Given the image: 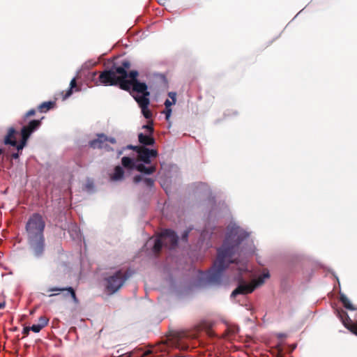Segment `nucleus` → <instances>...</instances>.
Returning <instances> with one entry per match:
<instances>
[{
  "mask_svg": "<svg viewBox=\"0 0 357 357\" xmlns=\"http://www.w3.org/2000/svg\"><path fill=\"white\" fill-rule=\"evenodd\" d=\"M248 237V233L236 225H229L222 245L218 250V256L212 268L202 274V278L207 283L219 284L223 271L229 264L236 262L232 257L238 250L239 245Z\"/></svg>",
  "mask_w": 357,
  "mask_h": 357,
  "instance_id": "f257e3e1",
  "label": "nucleus"
},
{
  "mask_svg": "<svg viewBox=\"0 0 357 357\" xmlns=\"http://www.w3.org/2000/svg\"><path fill=\"white\" fill-rule=\"evenodd\" d=\"M45 221L38 213L30 215L25 225L29 248L31 255L37 259L41 258L45 251Z\"/></svg>",
  "mask_w": 357,
  "mask_h": 357,
  "instance_id": "f03ea898",
  "label": "nucleus"
},
{
  "mask_svg": "<svg viewBox=\"0 0 357 357\" xmlns=\"http://www.w3.org/2000/svg\"><path fill=\"white\" fill-rule=\"evenodd\" d=\"M130 62L127 59H123L120 63H114L109 69L105 70L100 73L95 84L96 86L99 84L104 86L119 85L121 89L122 78H125L126 76L125 68H130Z\"/></svg>",
  "mask_w": 357,
  "mask_h": 357,
  "instance_id": "7ed1b4c3",
  "label": "nucleus"
},
{
  "mask_svg": "<svg viewBox=\"0 0 357 357\" xmlns=\"http://www.w3.org/2000/svg\"><path fill=\"white\" fill-rule=\"evenodd\" d=\"M178 244V236L171 229H165L159 237L155 239L153 245V252L158 254L163 246L169 250L174 249Z\"/></svg>",
  "mask_w": 357,
  "mask_h": 357,
  "instance_id": "20e7f679",
  "label": "nucleus"
},
{
  "mask_svg": "<svg viewBox=\"0 0 357 357\" xmlns=\"http://www.w3.org/2000/svg\"><path fill=\"white\" fill-rule=\"evenodd\" d=\"M130 274L126 271L122 270L116 271L112 275L106 278V289L110 294H114L119 291L125 282L129 278Z\"/></svg>",
  "mask_w": 357,
  "mask_h": 357,
  "instance_id": "39448f33",
  "label": "nucleus"
},
{
  "mask_svg": "<svg viewBox=\"0 0 357 357\" xmlns=\"http://www.w3.org/2000/svg\"><path fill=\"white\" fill-rule=\"evenodd\" d=\"M41 120H32L29 123L24 126L21 129L22 140L17 146V151L22 150L26 146V142L31 135L36 131L41 126Z\"/></svg>",
  "mask_w": 357,
  "mask_h": 357,
  "instance_id": "423d86ee",
  "label": "nucleus"
},
{
  "mask_svg": "<svg viewBox=\"0 0 357 357\" xmlns=\"http://www.w3.org/2000/svg\"><path fill=\"white\" fill-rule=\"evenodd\" d=\"M263 284V278L253 280L250 283L247 284L240 282L238 286L232 291L231 297H236L238 294H248L252 293L257 287Z\"/></svg>",
  "mask_w": 357,
  "mask_h": 357,
  "instance_id": "0eeeda50",
  "label": "nucleus"
},
{
  "mask_svg": "<svg viewBox=\"0 0 357 357\" xmlns=\"http://www.w3.org/2000/svg\"><path fill=\"white\" fill-rule=\"evenodd\" d=\"M130 93L135 97H144L149 99L150 92L148 91V86L144 82H140L139 80L130 84Z\"/></svg>",
  "mask_w": 357,
  "mask_h": 357,
  "instance_id": "6e6552de",
  "label": "nucleus"
},
{
  "mask_svg": "<svg viewBox=\"0 0 357 357\" xmlns=\"http://www.w3.org/2000/svg\"><path fill=\"white\" fill-rule=\"evenodd\" d=\"M337 316L340 319L342 324L350 332L357 335V321L354 322L348 314L343 310H337Z\"/></svg>",
  "mask_w": 357,
  "mask_h": 357,
  "instance_id": "1a4fd4ad",
  "label": "nucleus"
},
{
  "mask_svg": "<svg viewBox=\"0 0 357 357\" xmlns=\"http://www.w3.org/2000/svg\"><path fill=\"white\" fill-rule=\"evenodd\" d=\"M130 68H125L126 76L125 78H122L121 82V89L126 91H130V84L135 82L138 81L137 77L139 73L137 70H131L128 73Z\"/></svg>",
  "mask_w": 357,
  "mask_h": 357,
  "instance_id": "9d476101",
  "label": "nucleus"
},
{
  "mask_svg": "<svg viewBox=\"0 0 357 357\" xmlns=\"http://www.w3.org/2000/svg\"><path fill=\"white\" fill-rule=\"evenodd\" d=\"M139 151L137 153V160L144 162L146 164H150L151 160V158H155L158 155V152L154 149H149L142 146V148L139 149Z\"/></svg>",
  "mask_w": 357,
  "mask_h": 357,
  "instance_id": "9b49d317",
  "label": "nucleus"
},
{
  "mask_svg": "<svg viewBox=\"0 0 357 357\" xmlns=\"http://www.w3.org/2000/svg\"><path fill=\"white\" fill-rule=\"evenodd\" d=\"M135 100L140 107L143 116L146 119H150L152 117V112L149 109L150 100L144 97H135Z\"/></svg>",
  "mask_w": 357,
  "mask_h": 357,
  "instance_id": "f8f14e48",
  "label": "nucleus"
},
{
  "mask_svg": "<svg viewBox=\"0 0 357 357\" xmlns=\"http://www.w3.org/2000/svg\"><path fill=\"white\" fill-rule=\"evenodd\" d=\"M108 137L104 134H98L97 139L90 141L89 145L93 149H102L107 146Z\"/></svg>",
  "mask_w": 357,
  "mask_h": 357,
  "instance_id": "ddd939ff",
  "label": "nucleus"
},
{
  "mask_svg": "<svg viewBox=\"0 0 357 357\" xmlns=\"http://www.w3.org/2000/svg\"><path fill=\"white\" fill-rule=\"evenodd\" d=\"M17 135V130L14 128H10L8 133L4 138V144L15 146L17 148L19 144L17 142L16 135Z\"/></svg>",
  "mask_w": 357,
  "mask_h": 357,
  "instance_id": "4468645a",
  "label": "nucleus"
},
{
  "mask_svg": "<svg viewBox=\"0 0 357 357\" xmlns=\"http://www.w3.org/2000/svg\"><path fill=\"white\" fill-rule=\"evenodd\" d=\"M151 353L150 350L144 351L142 349H136L128 354L121 356V357H145Z\"/></svg>",
  "mask_w": 357,
  "mask_h": 357,
  "instance_id": "2eb2a0df",
  "label": "nucleus"
},
{
  "mask_svg": "<svg viewBox=\"0 0 357 357\" xmlns=\"http://www.w3.org/2000/svg\"><path fill=\"white\" fill-rule=\"evenodd\" d=\"M138 140L140 144L144 146H152L155 143L154 138L150 134L146 135L143 133H139L138 135Z\"/></svg>",
  "mask_w": 357,
  "mask_h": 357,
  "instance_id": "dca6fc26",
  "label": "nucleus"
},
{
  "mask_svg": "<svg viewBox=\"0 0 357 357\" xmlns=\"http://www.w3.org/2000/svg\"><path fill=\"white\" fill-rule=\"evenodd\" d=\"M136 170L145 174H152L156 171L155 165H151L150 167H146L144 165L140 163L136 165Z\"/></svg>",
  "mask_w": 357,
  "mask_h": 357,
  "instance_id": "f3484780",
  "label": "nucleus"
},
{
  "mask_svg": "<svg viewBox=\"0 0 357 357\" xmlns=\"http://www.w3.org/2000/svg\"><path fill=\"white\" fill-rule=\"evenodd\" d=\"M124 170L121 166L114 168V172L110 176V179L114 181H121L123 178Z\"/></svg>",
  "mask_w": 357,
  "mask_h": 357,
  "instance_id": "a211bd4d",
  "label": "nucleus"
},
{
  "mask_svg": "<svg viewBox=\"0 0 357 357\" xmlns=\"http://www.w3.org/2000/svg\"><path fill=\"white\" fill-rule=\"evenodd\" d=\"M48 291H68L70 294V296H71L73 301L75 303H77L78 302V299H77V298L76 296L75 291L73 289V288L71 287H65V288L53 287V288L50 289Z\"/></svg>",
  "mask_w": 357,
  "mask_h": 357,
  "instance_id": "6ab92c4d",
  "label": "nucleus"
},
{
  "mask_svg": "<svg viewBox=\"0 0 357 357\" xmlns=\"http://www.w3.org/2000/svg\"><path fill=\"white\" fill-rule=\"evenodd\" d=\"M121 164L126 169H136L137 165L135 164L134 160L129 157H126V156L123 157L121 158Z\"/></svg>",
  "mask_w": 357,
  "mask_h": 357,
  "instance_id": "aec40b11",
  "label": "nucleus"
},
{
  "mask_svg": "<svg viewBox=\"0 0 357 357\" xmlns=\"http://www.w3.org/2000/svg\"><path fill=\"white\" fill-rule=\"evenodd\" d=\"M55 105V102L54 101H47L43 102L38 107V110L41 113H45L52 109Z\"/></svg>",
  "mask_w": 357,
  "mask_h": 357,
  "instance_id": "412c9836",
  "label": "nucleus"
},
{
  "mask_svg": "<svg viewBox=\"0 0 357 357\" xmlns=\"http://www.w3.org/2000/svg\"><path fill=\"white\" fill-rule=\"evenodd\" d=\"M75 89V91H80V89L77 85L76 78H73L70 83V88L66 91V94L63 96V98H67L70 96L73 93V90Z\"/></svg>",
  "mask_w": 357,
  "mask_h": 357,
  "instance_id": "4be33fe9",
  "label": "nucleus"
},
{
  "mask_svg": "<svg viewBox=\"0 0 357 357\" xmlns=\"http://www.w3.org/2000/svg\"><path fill=\"white\" fill-rule=\"evenodd\" d=\"M340 300L342 303L344 307L349 310H357V308L354 307V305L351 304L349 299L343 294H341L340 295Z\"/></svg>",
  "mask_w": 357,
  "mask_h": 357,
  "instance_id": "5701e85b",
  "label": "nucleus"
},
{
  "mask_svg": "<svg viewBox=\"0 0 357 357\" xmlns=\"http://www.w3.org/2000/svg\"><path fill=\"white\" fill-rule=\"evenodd\" d=\"M49 323V319L45 316H41L38 319V325L41 327L43 329L44 327H45Z\"/></svg>",
  "mask_w": 357,
  "mask_h": 357,
  "instance_id": "b1692460",
  "label": "nucleus"
},
{
  "mask_svg": "<svg viewBox=\"0 0 357 357\" xmlns=\"http://www.w3.org/2000/svg\"><path fill=\"white\" fill-rule=\"evenodd\" d=\"M144 184L149 188H152L154 185L155 180L151 178H145L143 180Z\"/></svg>",
  "mask_w": 357,
  "mask_h": 357,
  "instance_id": "393cba45",
  "label": "nucleus"
},
{
  "mask_svg": "<svg viewBox=\"0 0 357 357\" xmlns=\"http://www.w3.org/2000/svg\"><path fill=\"white\" fill-rule=\"evenodd\" d=\"M143 128L147 130L149 133L150 135H152L153 131H154V129H153V122L150 121V122H149V123L147 125L143 126Z\"/></svg>",
  "mask_w": 357,
  "mask_h": 357,
  "instance_id": "a878e982",
  "label": "nucleus"
},
{
  "mask_svg": "<svg viewBox=\"0 0 357 357\" xmlns=\"http://www.w3.org/2000/svg\"><path fill=\"white\" fill-rule=\"evenodd\" d=\"M196 188L202 189L204 191L209 190V187H208V184H206V183H202V182L198 183L196 184Z\"/></svg>",
  "mask_w": 357,
  "mask_h": 357,
  "instance_id": "bb28decb",
  "label": "nucleus"
},
{
  "mask_svg": "<svg viewBox=\"0 0 357 357\" xmlns=\"http://www.w3.org/2000/svg\"><path fill=\"white\" fill-rule=\"evenodd\" d=\"M36 110L35 109H31L29 110L24 116V121L26 120V118L34 116L36 114Z\"/></svg>",
  "mask_w": 357,
  "mask_h": 357,
  "instance_id": "cd10ccee",
  "label": "nucleus"
},
{
  "mask_svg": "<svg viewBox=\"0 0 357 357\" xmlns=\"http://www.w3.org/2000/svg\"><path fill=\"white\" fill-rule=\"evenodd\" d=\"M30 331H32L34 333H39L42 328L38 324H33L31 327H29Z\"/></svg>",
  "mask_w": 357,
  "mask_h": 357,
  "instance_id": "c85d7f7f",
  "label": "nucleus"
},
{
  "mask_svg": "<svg viewBox=\"0 0 357 357\" xmlns=\"http://www.w3.org/2000/svg\"><path fill=\"white\" fill-rule=\"evenodd\" d=\"M143 180H144V178H143L142 176H141V175H136L133 178V182L136 184Z\"/></svg>",
  "mask_w": 357,
  "mask_h": 357,
  "instance_id": "c756f323",
  "label": "nucleus"
},
{
  "mask_svg": "<svg viewBox=\"0 0 357 357\" xmlns=\"http://www.w3.org/2000/svg\"><path fill=\"white\" fill-rule=\"evenodd\" d=\"M142 146H132V145H128L127 146V149H130V150H133L135 151H136L137 153H138V151H139V148H142Z\"/></svg>",
  "mask_w": 357,
  "mask_h": 357,
  "instance_id": "7c9ffc66",
  "label": "nucleus"
},
{
  "mask_svg": "<svg viewBox=\"0 0 357 357\" xmlns=\"http://www.w3.org/2000/svg\"><path fill=\"white\" fill-rule=\"evenodd\" d=\"M30 328L29 326H26L23 328L22 333L24 337L27 336L29 334Z\"/></svg>",
  "mask_w": 357,
  "mask_h": 357,
  "instance_id": "2f4dec72",
  "label": "nucleus"
},
{
  "mask_svg": "<svg viewBox=\"0 0 357 357\" xmlns=\"http://www.w3.org/2000/svg\"><path fill=\"white\" fill-rule=\"evenodd\" d=\"M189 232L190 231L188 230H186L183 232V234H182V240H183L185 241H186L188 240Z\"/></svg>",
  "mask_w": 357,
  "mask_h": 357,
  "instance_id": "473e14b6",
  "label": "nucleus"
},
{
  "mask_svg": "<svg viewBox=\"0 0 357 357\" xmlns=\"http://www.w3.org/2000/svg\"><path fill=\"white\" fill-rule=\"evenodd\" d=\"M169 96L172 99L173 103H175L176 102V93L174 92H169Z\"/></svg>",
  "mask_w": 357,
  "mask_h": 357,
  "instance_id": "72a5a7b5",
  "label": "nucleus"
},
{
  "mask_svg": "<svg viewBox=\"0 0 357 357\" xmlns=\"http://www.w3.org/2000/svg\"><path fill=\"white\" fill-rule=\"evenodd\" d=\"M269 273H264L262 275H261L258 278H263V283L264 282V279L269 278Z\"/></svg>",
  "mask_w": 357,
  "mask_h": 357,
  "instance_id": "f704fd0d",
  "label": "nucleus"
},
{
  "mask_svg": "<svg viewBox=\"0 0 357 357\" xmlns=\"http://www.w3.org/2000/svg\"><path fill=\"white\" fill-rule=\"evenodd\" d=\"M173 103V102H172L169 100H166L165 102V105L166 107V108H168L169 107H170Z\"/></svg>",
  "mask_w": 357,
  "mask_h": 357,
  "instance_id": "c9c22d12",
  "label": "nucleus"
},
{
  "mask_svg": "<svg viewBox=\"0 0 357 357\" xmlns=\"http://www.w3.org/2000/svg\"><path fill=\"white\" fill-rule=\"evenodd\" d=\"M107 142H110L111 144H115L116 139L114 137H108Z\"/></svg>",
  "mask_w": 357,
  "mask_h": 357,
  "instance_id": "e433bc0d",
  "label": "nucleus"
},
{
  "mask_svg": "<svg viewBox=\"0 0 357 357\" xmlns=\"http://www.w3.org/2000/svg\"><path fill=\"white\" fill-rule=\"evenodd\" d=\"M12 158L14 159H17L19 158V153H14L12 154Z\"/></svg>",
  "mask_w": 357,
  "mask_h": 357,
  "instance_id": "4c0bfd02",
  "label": "nucleus"
},
{
  "mask_svg": "<svg viewBox=\"0 0 357 357\" xmlns=\"http://www.w3.org/2000/svg\"><path fill=\"white\" fill-rule=\"evenodd\" d=\"M171 112H172L171 109H167V112H166V118L167 119L169 118V115L171 114Z\"/></svg>",
  "mask_w": 357,
  "mask_h": 357,
  "instance_id": "58836bf2",
  "label": "nucleus"
},
{
  "mask_svg": "<svg viewBox=\"0 0 357 357\" xmlns=\"http://www.w3.org/2000/svg\"><path fill=\"white\" fill-rule=\"evenodd\" d=\"M5 305H6V303L4 301L0 302V310L4 308Z\"/></svg>",
  "mask_w": 357,
  "mask_h": 357,
  "instance_id": "ea45409f",
  "label": "nucleus"
},
{
  "mask_svg": "<svg viewBox=\"0 0 357 357\" xmlns=\"http://www.w3.org/2000/svg\"><path fill=\"white\" fill-rule=\"evenodd\" d=\"M97 75H98V72H96H96H93V73H91V78H92V79H94V78H95V77H96Z\"/></svg>",
  "mask_w": 357,
  "mask_h": 357,
  "instance_id": "a19ab883",
  "label": "nucleus"
},
{
  "mask_svg": "<svg viewBox=\"0 0 357 357\" xmlns=\"http://www.w3.org/2000/svg\"><path fill=\"white\" fill-rule=\"evenodd\" d=\"M164 1H165V0H160V1H159V3H160V4H164V2H163Z\"/></svg>",
  "mask_w": 357,
  "mask_h": 357,
  "instance_id": "79ce46f5",
  "label": "nucleus"
},
{
  "mask_svg": "<svg viewBox=\"0 0 357 357\" xmlns=\"http://www.w3.org/2000/svg\"><path fill=\"white\" fill-rule=\"evenodd\" d=\"M276 357H283L282 354H278Z\"/></svg>",
  "mask_w": 357,
  "mask_h": 357,
  "instance_id": "37998d69",
  "label": "nucleus"
},
{
  "mask_svg": "<svg viewBox=\"0 0 357 357\" xmlns=\"http://www.w3.org/2000/svg\"><path fill=\"white\" fill-rule=\"evenodd\" d=\"M3 153V150L0 149V155Z\"/></svg>",
  "mask_w": 357,
  "mask_h": 357,
  "instance_id": "c03bdc74",
  "label": "nucleus"
},
{
  "mask_svg": "<svg viewBox=\"0 0 357 357\" xmlns=\"http://www.w3.org/2000/svg\"><path fill=\"white\" fill-rule=\"evenodd\" d=\"M56 294H50V296H55Z\"/></svg>",
  "mask_w": 357,
  "mask_h": 357,
  "instance_id": "a18cd8bd",
  "label": "nucleus"
}]
</instances>
